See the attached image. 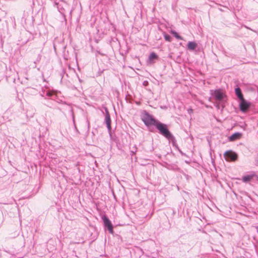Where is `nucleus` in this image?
<instances>
[{
    "label": "nucleus",
    "instance_id": "obj_1",
    "mask_svg": "<svg viewBox=\"0 0 258 258\" xmlns=\"http://www.w3.org/2000/svg\"><path fill=\"white\" fill-rule=\"evenodd\" d=\"M23 115V112L18 107H13L8 109L4 113L3 118L4 121H11L14 120L17 122L24 124L21 121V117Z\"/></svg>",
    "mask_w": 258,
    "mask_h": 258
},
{
    "label": "nucleus",
    "instance_id": "obj_2",
    "mask_svg": "<svg viewBox=\"0 0 258 258\" xmlns=\"http://www.w3.org/2000/svg\"><path fill=\"white\" fill-rule=\"evenodd\" d=\"M142 120L144 122L146 126L151 125H155L158 120L155 119L151 115H150L146 111H144L141 116Z\"/></svg>",
    "mask_w": 258,
    "mask_h": 258
},
{
    "label": "nucleus",
    "instance_id": "obj_3",
    "mask_svg": "<svg viewBox=\"0 0 258 258\" xmlns=\"http://www.w3.org/2000/svg\"><path fill=\"white\" fill-rule=\"evenodd\" d=\"M154 126L158 130L159 133L166 138H168V136L171 134L169 131L167 125L161 122L159 120H158Z\"/></svg>",
    "mask_w": 258,
    "mask_h": 258
},
{
    "label": "nucleus",
    "instance_id": "obj_4",
    "mask_svg": "<svg viewBox=\"0 0 258 258\" xmlns=\"http://www.w3.org/2000/svg\"><path fill=\"white\" fill-rule=\"evenodd\" d=\"M224 157L225 159L228 161H235L238 158L237 154L232 151H226L224 154Z\"/></svg>",
    "mask_w": 258,
    "mask_h": 258
},
{
    "label": "nucleus",
    "instance_id": "obj_5",
    "mask_svg": "<svg viewBox=\"0 0 258 258\" xmlns=\"http://www.w3.org/2000/svg\"><path fill=\"white\" fill-rule=\"evenodd\" d=\"M239 108L240 110L243 112H247L249 109L251 104L244 99L240 100Z\"/></svg>",
    "mask_w": 258,
    "mask_h": 258
},
{
    "label": "nucleus",
    "instance_id": "obj_6",
    "mask_svg": "<svg viewBox=\"0 0 258 258\" xmlns=\"http://www.w3.org/2000/svg\"><path fill=\"white\" fill-rule=\"evenodd\" d=\"M104 226L106 227L110 233H113V228L111 221L106 216H103L102 218Z\"/></svg>",
    "mask_w": 258,
    "mask_h": 258
},
{
    "label": "nucleus",
    "instance_id": "obj_7",
    "mask_svg": "<svg viewBox=\"0 0 258 258\" xmlns=\"http://www.w3.org/2000/svg\"><path fill=\"white\" fill-rule=\"evenodd\" d=\"M105 122L106 124L107 128L108 129V132H110L111 130V120L109 111H108L107 108L105 109Z\"/></svg>",
    "mask_w": 258,
    "mask_h": 258
},
{
    "label": "nucleus",
    "instance_id": "obj_8",
    "mask_svg": "<svg viewBox=\"0 0 258 258\" xmlns=\"http://www.w3.org/2000/svg\"><path fill=\"white\" fill-rule=\"evenodd\" d=\"M213 95L215 98V99L219 101H222L224 97H226V96L224 94L223 92H221L220 90H216L214 91Z\"/></svg>",
    "mask_w": 258,
    "mask_h": 258
},
{
    "label": "nucleus",
    "instance_id": "obj_9",
    "mask_svg": "<svg viewBox=\"0 0 258 258\" xmlns=\"http://www.w3.org/2000/svg\"><path fill=\"white\" fill-rule=\"evenodd\" d=\"M235 93L237 98L240 100L244 99L243 95L241 92V90L239 87H237L235 89Z\"/></svg>",
    "mask_w": 258,
    "mask_h": 258
},
{
    "label": "nucleus",
    "instance_id": "obj_10",
    "mask_svg": "<svg viewBox=\"0 0 258 258\" xmlns=\"http://www.w3.org/2000/svg\"><path fill=\"white\" fill-rule=\"evenodd\" d=\"M241 136V134L240 133H235L229 137V140L230 141H234L239 139Z\"/></svg>",
    "mask_w": 258,
    "mask_h": 258
},
{
    "label": "nucleus",
    "instance_id": "obj_11",
    "mask_svg": "<svg viewBox=\"0 0 258 258\" xmlns=\"http://www.w3.org/2000/svg\"><path fill=\"white\" fill-rule=\"evenodd\" d=\"M197 47V44L194 41H189L187 43V48L189 50H194Z\"/></svg>",
    "mask_w": 258,
    "mask_h": 258
},
{
    "label": "nucleus",
    "instance_id": "obj_12",
    "mask_svg": "<svg viewBox=\"0 0 258 258\" xmlns=\"http://www.w3.org/2000/svg\"><path fill=\"white\" fill-rule=\"evenodd\" d=\"M167 140L169 141V142H171L173 145V146H175L176 144V140L174 137V136L171 134L169 136H168V138H166Z\"/></svg>",
    "mask_w": 258,
    "mask_h": 258
},
{
    "label": "nucleus",
    "instance_id": "obj_13",
    "mask_svg": "<svg viewBox=\"0 0 258 258\" xmlns=\"http://www.w3.org/2000/svg\"><path fill=\"white\" fill-rule=\"evenodd\" d=\"M171 33L176 39L178 40H183V38L180 36L175 31L172 30Z\"/></svg>",
    "mask_w": 258,
    "mask_h": 258
},
{
    "label": "nucleus",
    "instance_id": "obj_14",
    "mask_svg": "<svg viewBox=\"0 0 258 258\" xmlns=\"http://www.w3.org/2000/svg\"><path fill=\"white\" fill-rule=\"evenodd\" d=\"M157 58H158L157 55L154 52H152L149 56V59L150 60H152L157 59Z\"/></svg>",
    "mask_w": 258,
    "mask_h": 258
},
{
    "label": "nucleus",
    "instance_id": "obj_15",
    "mask_svg": "<svg viewBox=\"0 0 258 258\" xmlns=\"http://www.w3.org/2000/svg\"><path fill=\"white\" fill-rule=\"evenodd\" d=\"M252 175H246V176H244L243 177L242 180H243V181L246 182L250 181L251 180V179L252 178Z\"/></svg>",
    "mask_w": 258,
    "mask_h": 258
},
{
    "label": "nucleus",
    "instance_id": "obj_16",
    "mask_svg": "<svg viewBox=\"0 0 258 258\" xmlns=\"http://www.w3.org/2000/svg\"><path fill=\"white\" fill-rule=\"evenodd\" d=\"M164 36V39L166 41H168V42L171 41V38L170 35H169L168 34H165Z\"/></svg>",
    "mask_w": 258,
    "mask_h": 258
},
{
    "label": "nucleus",
    "instance_id": "obj_17",
    "mask_svg": "<svg viewBox=\"0 0 258 258\" xmlns=\"http://www.w3.org/2000/svg\"><path fill=\"white\" fill-rule=\"evenodd\" d=\"M46 95L48 97H50L52 95V93H51V92H50L49 91H47L46 93Z\"/></svg>",
    "mask_w": 258,
    "mask_h": 258
},
{
    "label": "nucleus",
    "instance_id": "obj_18",
    "mask_svg": "<svg viewBox=\"0 0 258 258\" xmlns=\"http://www.w3.org/2000/svg\"><path fill=\"white\" fill-rule=\"evenodd\" d=\"M255 164L258 166V153L255 158Z\"/></svg>",
    "mask_w": 258,
    "mask_h": 258
},
{
    "label": "nucleus",
    "instance_id": "obj_19",
    "mask_svg": "<svg viewBox=\"0 0 258 258\" xmlns=\"http://www.w3.org/2000/svg\"><path fill=\"white\" fill-rule=\"evenodd\" d=\"M148 85V81H144V82H143V85H144V86H147Z\"/></svg>",
    "mask_w": 258,
    "mask_h": 258
},
{
    "label": "nucleus",
    "instance_id": "obj_20",
    "mask_svg": "<svg viewBox=\"0 0 258 258\" xmlns=\"http://www.w3.org/2000/svg\"><path fill=\"white\" fill-rule=\"evenodd\" d=\"M136 152H137V149L136 148H135V150L132 151V152L133 153V154H135Z\"/></svg>",
    "mask_w": 258,
    "mask_h": 258
},
{
    "label": "nucleus",
    "instance_id": "obj_21",
    "mask_svg": "<svg viewBox=\"0 0 258 258\" xmlns=\"http://www.w3.org/2000/svg\"><path fill=\"white\" fill-rule=\"evenodd\" d=\"M72 116H73V120L74 123H75V117L73 112H72Z\"/></svg>",
    "mask_w": 258,
    "mask_h": 258
},
{
    "label": "nucleus",
    "instance_id": "obj_22",
    "mask_svg": "<svg viewBox=\"0 0 258 258\" xmlns=\"http://www.w3.org/2000/svg\"><path fill=\"white\" fill-rule=\"evenodd\" d=\"M244 27H245L246 28L248 29H250L249 28H248V27H247V26H245Z\"/></svg>",
    "mask_w": 258,
    "mask_h": 258
},
{
    "label": "nucleus",
    "instance_id": "obj_23",
    "mask_svg": "<svg viewBox=\"0 0 258 258\" xmlns=\"http://www.w3.org/2000/svg\"><path fill=\"white\" fill-rule=\"evenodd\" d=\"M192 109H190V110H188V112H192Z\"/></svg>",
    "mask_w": 258,
    "mask_h": 258
},
{
    "label": "nucleus",
    "instance_id": "obj_24",
    "mask_svg": "<svg viewBox=\"0 0 258 258\" xmlns=\"http://www.w3.org/2000/svg\"><path fill=\"white\" fill-rule=\"evenodd\" d=\"M88 126H89V122H88Z\"/></svg>",
    "mask_w": 258,
    "mask_h": 258
},
{
    "label": "nucleus",
    "instance_id": "obj_25",
    "mask_svg": "<svg viewBox=\"0 0 258 258\" xmlns=\"http://www.w3.org/2000/svg\"><path fill=\"white\" fill-rule=\"evenodd\" d=\"M55 5H57V3L56 2H55Z\"/></svg>",
    "mask_w": 258,
    "mask_h": 258
},
{
    "label": "nucleus",
    "instance_id": "obj_26",
    "mask_svg": "<svg viewBox=\"0 0 258 258\" xmlns=\"http://www.w3.org/2000/svg\"><path fill=\"white\" fill-rule=\"evenodd\" d=\"M1 21V19H0V21Z\"/></svg>",
    "mask_w": 258,
    "mask_h": 258
}]
</instances>
